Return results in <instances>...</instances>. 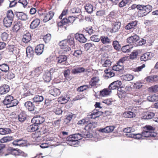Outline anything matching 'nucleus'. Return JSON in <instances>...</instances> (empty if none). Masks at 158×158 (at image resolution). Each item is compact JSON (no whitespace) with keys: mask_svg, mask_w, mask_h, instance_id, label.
I'll use <instances>...</instances> for the list:
<instances>
[{"mask_svg":"<svg viewBox=\"0 0 158 158\" xmlns=\"http://www.w3.org/2000/svg\"><path fill=\"white\" fill-rule=\"evenodd\" d=\"M134 129H133L131 127H127L124 128L123 131L124 133H125L126 134H127V133H129L131 132H134Z\"/></svg>","mask_w":158,"mask_h":158,"instance_id":"obj_63","label":"nucleus"},{"mask_svg":"<svg viewBox=\"0 0 158 158\" xmlns=\"http://www.w3.org/2000/svg\"><path fill=\"white\" fill-rule=\"evenodd\" d=\"M112 45L114 48L117 51H119L121 48V46L118 41L115 40L113 42Z\"/></svg>","mask_w":158,"mask_h":158,"instance_id":"obj_38","label":"nucleus"},{"mask_svg":"<svg viewBox=\"0 0 158 158\" xmlns=\"http://www.w3.org/2000/svg\"><path fill=\"white\" fill-rule=\"evenodd\" d=\"M100 39L102 42L104 44H110L111 42L110 38L106 36L102 35L101 36Z\"/></svg>","mask_w":158,"mask_h":158,"instance_id":"obj_24","label":"nucleus"},{"mask_svg":"<svg viewBox=\"0 0 158 158\" xmlns=\"http://www.w3.org/2000/svg\"><path fill=\"white\" fill-rule=\"evenodd\" d=\"M31 36L29 32H27L23 36V42L27 43L31 40Z\"/></svg>","mask_w":158,"mask_h":158,"instance_id":"obj_32","label":"nucleus"},{"mask_svg":"<svg viewBox=\"0 0 158 158\" xmlns=\"http://www.w3.org/2000/svg\"><path fill=\"white\" fill-rule=\"evenodd\" d=\"M32 98L33 102L37 105L43 102L44 100V97L42 96L37 95H35Z\"/></svg>","mask_w":158,"mask_h":158,"instance_id":"obj_11","label":"nucleus"},{"mask_svg":"<svg viewBox=\"0 0 158 158\" xmlns=\"http://www.w3.org/2000/svg\"><path fill=\"white\" fill-rule=\"evenodd\" d=\"M51 38V35L50 34H48L44 36L43 39L46 43H47L50 41Z\"/></svg>","mask_w":158,"mask_h":158,"instance_id":"obj_58","label":"nucleus"},{"mask_svg":"<svg viewBox=\"0 0 158 158\" xmlns=\"http://www.w3.org/2000/svg\"><path fill=\"white\" fill-rule=\"evenodd\" d=\"M69 23L68 19L64 17L62 18V19L60 22L58 23V26H61L62 25H66Z\"/></svg>","mask_w":158,"mask_h":158,"instance_id":"obj_51","label":"nucleus"},{"mask_svg":"<svg viewBox=\"0 0 158 158\" xmlns=\"http://www.w3.org/2000/svg\"><path fill=\"white\" fill-rule=\"evenodd\" d=\"M18 103L19 102L16 99H14L13 98V100H12L10 103H9V104H8V106L7 108L12 107L16 106L18 104Z\"/></svg>","mask_w":158,"mask_h":158,"instance_id":"obj_56","label":"nucleus"},{"mask_svg":"<svg viewBox=\"0 0 158 158\" xmlns=\"http://www.w3.org/2000/svg\"><path fill=\"white\" fill-rule=\"evenodd\" d=\"M40 23V19H36L33 20L31 23L30 27L32 29H34L38 27Z\"/></svg>","mask_w":158,"mask_h":158,"instance_id":"obj_19","label":"nucleus"},{"mask_svg":"<svg viewBox=\"0 0 158 158\" xmlns=\"http://www.w3.org/2000/svg\"><path fill=\"white\" fill-rule=\"evenodd\" d=\"M142 135L146 138L153 137L156 136V134L154 132L145 131L142 132Z\"/></svg>","mask_w":158,"mask_h":158,"instance_id":"obj_16","label":"nucleus"},{"mask_svg":"<svg viewBox=\"0 0 158 158\" xmlns=\"http://www.w3.org/2000/svg\"><path fill=\"white\" fill-rule=\"evenodd\" d=\"M148 101L151 102H157L158 101V95L154 94L148 96L147 98Z\"/></svg>","mask_w":158,"mask_h":158,"instance_id":"obj_40","label":"nucleus"},{"mask_svg":"<svg viewBox=\"0 0 158 158\" xmlns=\"http://www.w3.org/2000/svg\"><path fill=\"white\" fill-rule=\"evenodd\" d=\"M26 115L24 113H20L18 116V120L21 123L24 122L26 120Z\"/></svg>","mask_w":158,"mask_h":158,"instance_id":"obj_37","label":"nucleus"},{"mask_svg":"<svg viewBox=\"0 0 158 158\" xmlns=\"http://www.w3.org/2000/svg\"><path fill=\"white\" fill-rule=\"evenodd\" d=\"M139 39V37L137 35H134L128 38L127 40V42L131 44L137 42Z\"/></svg>","mask_w":158,"mask_h":158,"instance_id":"obj_20","label":"nucleus"},{"mask_svg":"<svg viewBox=\"0 0 158 158\" xmlns=\"http://www.w3.org/2000/svg\"><path fill=\"white\" fill-rule=\"evenodd\" d=\"M5 144H0V156H6L8 155V154H4V149L5 148Z\"/></svg>","mask_w":158,"mask_h":158,"instance_id":"obj_57","label":"nucleus"},{"mask_svg":"<svg viewBox=\"0 0 158 158\" xmlns=\"http://www.w3.org/2000/svg\"><path fill=\"white\" fill-rule=\"evenodd\" d=\"M155 115V114L152 112H148L145 113L142 117V119L148 120L152 118Z\"/></svg>","mask_w":158,"mask_h":158,"instance_id":"obj_25","label":"nucleus"},{"mask_svg":"<svg viewBox=\"0 0 158 158\" xmlns=\"http://www.w3.org/2000/svg\"><path fill=\"white\" fill-rule=\"evenodd\" d=\"M134 77L133 75L130 74H127L125 75L124 77L125 80L127 81H130L133 79Z\"/></svg>","mask_w":158,"mask_h":158,"instance_id":"obj_62","label":"nucleus"},{"mask_svg":"<svg viewBox=\"0 0 158 158\" xmlns=\"http://www.w3.org/2000/svg\"><path fill=\"white\" fill-rule=\"evenodd\" d=\"M9 35L6 32H1L0 37L3 41H7L9 40Z\"/></svg>","mask_w":158,"mask_h":158,"instance_id":"obj_35","label":"nucleus"},{"mask_svg":"<svg viewBox=\"0 0 158 158\" xmlns=\"http://www.w3.org/2000/svg\"><path fill=\"white\" fill-rule=\"evenodd\" d=\"M44 121L45 118L43 117L37 115L32 119L31 122L34 125L39 126V125L42 124Z\"/></svg>","mask_w":158,"mask_h":158,"instance_id":"obj_3","label":"nucleus"},{"mask_svg":"<svg viewBox=\"0 0 158 158\" xmlns=\"http://www.w3.org/2000/svg\"><path fill=\"white\" fill-rule=\"evenodd\" d=\"M10 89V87L8 85L4 84L0 87V94H5L8 92Z\"/></svg>","mask_w":158,"mask_h":158,"instance_id":"obj_17","label":"nucleus"},{"mask_svg":"<svg viewBox=\"0 0 158 158\" xmlns=\"http://www.w3.org/2000/svg\"><path fill=\"white\" fill-rule=\"evenodd\" d=\"M123 116L125 118H132L135 116V114L131 111H127L123 114Z\"/></svg>","mask_w":158,"mask_h":158,"instance_id":"obj_39","label":"nucleus"},{"mask_svg":"<svg viewBox=\"0 0 158 158\" xmlns=\"http://www.w3.org/2000/svg\"><path fill=\"white\" fill-rule=\"evenodd\" d=\"M54 15V13L52 11H49L46 15L43 14L41 15V18H43V22L46 23L52 19Z\"/></svg>","mask_w":158,"mask_h":158,"instance_id":"obj_4","label":"nucleus"},{"mask_svg":"<svg viewBox=\"0 0 158 158\" xmlns=\"http://www.w3.org/2000/svg\"><path fill=\"white\" fill-rule=\"evenodd\" d=\"M26 141L22 139H17L13 142V144L15 146L20 147L24 146L26 145Z\"/></svg>","mask_w":158,"mask_h":158,"instance_id":"obj_10","label":"nucleus"},{"mask_svg":"<svg viewBox=\"0 0 158 158\" xmlns=\"http://www.w3.org/2000/svg\"><path fill=\"white\" fill-rule=\"evenodd\" d=\"M149 90L152 92L156 93L158 92V85L153 86L149 88Z\"/></svg>","mask_w":158,"mask_h":158,"instance_id":"obj_60","label":"nucleus"},{"mask_svg":"<svg viewBox=\"0 0 158 158\" xmlns=\"http://www.w3.org/2000/svg\"><path fill=\"white\" fill-rule=\"evenodd\" d=\"M79 136H77V139H70L69 140V141H68V142H66V143L70 145H73L77 143L78 140L81 139V137H82V134L79 133Z\"/></svg>","mask_w":158,"mask_h":158,"instance_id":"obj_22","label":"nucleus"},{"mask_svg":"<svg viewBox=\"0 0 158 158\" xmlns=\"http://www.w3.org/2000/svg\"><path fill=\"white\" fill-rule=\"evenodd\" d=\"M13 98L14 97L10 95L6 97L5 98L3 101V103L7 107L8 106V104H9V103H10L12 100H13Z\"/></svg>","mask_w":158,"mask_h":158,"instance_id":"obj_30","label":"nucleus"},{"mask_svg":"<svg viewBox=\"0 0 158 158\" xmlns=\"http://www.w3.org/2000/svg\"><path fill=\"white\" fill-rule=\"evenodd\" d=\"M44 45L43 44H40L37 45L35 49V52L37 55H40L43 52Z\"/></svg>","mask_w":158,"mask_h":158,"instance_id":"obj_13","label":"nucleus"},{"mask_svg":"<svg viewBox=\"0 0 158 158\" xmlns=\"http://www.w3.org/2000/svg\"><path fill=\"white\" fill-rule=\"evenodd\" d=\"M110 91L106 89H104L100 92V95L102 97H105L109 95Z\"/></svg>","mask_w":158,"mask_h":158,"instance_id":"obj_48","label":"nucleus"},{"mask_svg":"<svg viewBox=\"0 0 158 158\" xmlns=\"http://www.w3.org/2000/svg\"><path fill=\"white\" fill-rule=\"evenodd\" d=\"M11 132V130L9 128H0V134L5 135L10 133Z\"/></svg>","mask_w":158,"mask_h":158,"instance_id":"obj_36","label":"nucleus"},{"mask_svg":"<svg viewBox=\"0 0 158 158\" xmlns=\"http://www.w3.org/2000/svg\"><path fill=\"white\" fill-rule=\"evenodd\" d=\"M70 11L71 13L76 14L77 16H78L80 14L81 12V10L77 7L72 8Z\"/></svg>","mask_w":158,"mask_h":158,"instance_id":"obj_43","label":"nucleus"},{"mask_svg":"<svg viewBox=\"0 0 158 158\" xmlns=\"http://www.w3.org/2000/svg\"><path fill=\"white\" fill-rule=\"evenodd\" d=\"M99 81V79L98 77H94L92 78L90 81H89V85L93 86L96 85Z\"/></svg>","mask_w":158,"mask_h":158,"instance_id":"obj_42","label":"nucleus"},{"mask_svg":"<svg viewBox=\"0 0 158 158\" xmlns=\"http://www.w3.org/2000/svg\"><path fill=\"white\" fill-rule=\"evenodd\" d=\"M152 7L150 5H140L137 6L138 15L140 17L146 16L152 10Z\"/></svg>","mask_w":158,"mask_h":158,"instance_id":"obj_2","label":"nucleus"},{"mask_svg":"<svg viewBox=\"0 0 158 158\" xmlns=\"http://www.w3.org/2000/svg\"><path fill=\"white\" fill-rule=\"evenodd\" d=\"M73 114L72 113L66 115L64 118V122L66 124L70 122L72 119Z\"/></svg>","mask_w":158,"mask_h":158,"instance_id":"obj_44","label":"nucleus"},{"mask_svg":"<svg viewBox=\"0 0 158 158\" xmlns=\"http://www.w3.org/2000/svg\"><path fill=\"white\" fill-rule=\"evenodd\" d=\"M49 93L53 96L56 97L60 94V92L59 89L56 88H53L49 90Z\"/></svg>","mask_w":158,"mask_h":158,"instance_id":"obj_27","label":"nucleus"},{"mask_svg":"<svg viewBox=\"0 0 158 158\" xmlns=\"http://www.w3.org/2000/svg\"><path fill=\"white\" fill-rule=\"evenodd\" d=\"M12 140V136H6L1 139L0 141L1 143H4L11 141Z\"/></svg>","mask_w":158,"mask_h":158,"instance_id":"obj_50","label":"nucleus"},{"mask_svg":"<svg viewBox=\"0 0 158 158\" xmlns=\"http://www.w3.org/2000/svg\"><path fill=\"white\" fill-rule=\"evenodd\" d=\"M15 15L19 19L26 21L27 19V15L23 12L16 11Z\"/></svg>","mask_w":158,"mask_h":158,"instance_id":"obj_6","label":"nucleus"},{"mask_svg":"<svg viewBox=\"0 0 158 158\" xmlns=\"http://www.w3.org/2000/svg\"><path fill=\"white\" fill-rule=\"evenodd\" d=\"M35 103L30 101H27L24 104V106L29 111L34 112L36 107H35ZM34 113V112H33Z\"/></svg>","mask_w":158,"mask_h":158,"instance_id":"obj_9","label":"nucleus"},{"mask_svg":"<svg viewBox=\"0 0 158 158\" xmlns=\"http://www.w3.org/2000/svg\"><path fill=\"white\" fill-rule=\"evenodd\" d=\"M85 131H83V134H82V137L85 138H89V126L86 125L84 128Z\"/></svg>","mask_w":158,"mask_h":158,"instance_id":"obj_46","label":"nucleus"},{"mask_svg":"<svg viewBox=\"0 0 158 158\" xmlns=\"http://www.w3.org/2000/svg\"><path fill=\"white\" fill-rule=\"evenodd\" d=\"M14 16V14L11 10H8L6 18L13 20V18Z\"/></svg>","mask_w":158,"mask_h":158,"instance_id":"obj_55","label":"nucleus"},{"mask_svg":"<svg viewBox=\"0 0 158 158\" xmlns=\"http://www.w3.org/2000/svg\"><path fill=\"white\" fill-rule=\"evenodd\" d=\"M75 35V39L79 42L84 43L86 41L87 39L83 34L76 33Z\"/></svg>","mask_w":158,"mask_h":158,"instance_id":"obj_14","label":"nucleus"},{"mask_svg":"<svg viewBox=\"0 0 158 158\" xmlns=\"http://www.w3.org/2000/svg\"><path fill=\"white\" fill-rule=\"evenodd\" d=\"M85 71V69L83 67H77L73 69L72 70V73L73 74H76L82 72H83Z\"/></svg>","mask_w":158,"mask_h":158,"instance_id":"obj_34","label":"nucleus"},{"mask_svg":"<svg viewBox=\"0 0 158 158\" xmlns=\"http://www.w3.org/2000/svg\"><path fill=\"white\" fill-rule=\"evenodd\" d=\"M139 54L138 50H135L133 51L129 56V58L132 60H134L137 58Z\"/></svg>","mask_w":158,"mask_h":158,"instance_id":"obj_41","label":"nucleus"},{"mask_svg":"<svg viewBox=\"0 0 158 158\" xmlns=\"http://www.w3.org/2000/svg\"><path fill=\"white\" fill-rule=\"evenodd\" d=\"M145 67L144 64H143L141 66L134 68L133 69V71L135 72H139L141 71L142 69Z\"/></svg>","mask_w":158,"mask_h":158,"instance_id":"obj_61","label":"nucleus"},{"mask_svg":"<svg viewBox=\"0 0 158 158\" xmlns=\"http://www.w3.org/2000/svg\"><path fill=\"white\" fill-rule=\"evenodd\" d=\"M13 20L5 18L3 20V24L6 27H10L11 26Z\"/></svg>","mask_w":158,"mask_h":158,"instance_id":"obj_28","label":"nucleus"},{"mask_svg":"<svg viewBox=\"0 0 158 158\" xmlns=\"http://www.w3.org/2000/svg\"><path fill=\"white\" fill-rule=\"evenodd\" d=\"M67 59V57L66 56L61 55L57 57L56 60L58 64L65 65L66 64Z\"/></svg>","mask_w":158,"mask_h":158,"instance_id":"obj_7","label":"nucleus"},{"mask_svg":"<svg viewBox=\"0 0 158 158\" xmlns=\"http://www.w3.org/2000/svg\"><path fill=\"white\" fill-rule=\"evenodd\" d=\"M137 23V22L136 21H132L128 23L125 27V28L127 30L133 28L136 26Z\"/></svg>","mask_w":158,"mask_h":158,"instance_id":"obj_26","label":"nucleus"},{"mask_svg":"<svg viewBox=\"0 0 158 158\" xmlns=\"http://www.w3.org/2000/svg\"><path fill=\"white\" fill-rule=\"evenodd\" d=\"M78 136H79V133L75 134L73 135H70L66 138V142L69 140L71 139H77Z\"/></svg>","mask_w":158,"mask_h":158,"instance_id":"obj_54","label":"nucleus"},{"mask_svg":"<svg viewBox=\"0 0 158 158\" xmlns=\"http://www.w3.org/2000/svg\"><path fill=\"white\" fill-rule=\"evenodd\" d=\"M129 45H127L123 46L122 48V51L124 53H128L130 52L131 50V48L132 47H130Z\"/></svg>","mask_w":158,"mask_h":158,"instance_id":"obj_49","label":"nucleus"},{"mask_svg":"<svg viewBox=\"0 0 158 158\" xmlns=\"http://www.w3.org/2000/svg\"><path fill=\"white\" fill-rule=\"evenodd\" d=\"M82 54V51L81 50H77L74 51L73 55L77 57H79L81 56Z\"/></svg>","mask_w":158,"mask_h":158,"instance_id":"obj_59","label":"nucleus"},{"mask_svg":"<svg viewBox=\"0 0 158 158\" xmlns=\"http://www.w3.org/2000/svg\"><path fill=\"white\" fill-rule=\"evenodd\" d=\"M74 38L71 35H69L67 39L63 40L60 41L58 44L61 49L64 51L68 52L71 50V48L68 44L73 47L75 45V43L74 41Z\"/></svg>","mask_w":158,"mask_h":158,"instance_id":"obj_1","label":"nucleus"},{"mask_svg":"<svg viewBox=\"0 0 158 158\" xmlns=\"http://www.w3.org/2000/svg\"><path fill=\"white\" fill-rule=\"evenodd\" d=\"M22 26V22L21 21H16L14 23V25L13 28L14 32H17Z\"/></svg>","mask_w":158,"mask_h":158,"instance_id":"obj_23","label":"nucleus"},{"mask_svg":"<svg viewBox=\"0 0 158 158\" xmlns=\"http://www.w3.org/2000/svg\"><path fill=\"white\" fill-rule=\"evenodd\" d=\"M123 68V66L121 64H119L117 63V65H115L113 67L112 69L115 71H119L122 70Z\"/></svg>","mask_w":158,"mask_h":158,"instance_id":"obj_52","label":"nucleus"},{"mask_svg":"<svg viewBox=\"0 0 158 158\" xmlns=\"http://www.w3.org/2000/svg\"><path fill=\"white\" fill-rule=\"evenodd\" d=\"M154 56L153 54L151 52H147L143 54L140 57L142 61H146L151 59Z\"/></svg>","mask_w":158,"mask_h":158,"instance_id":"obj_5","label":"nucleus"},{"mask_svg":"<svg viewBox=\"0 0 158 158\" xmlns=\"http://www.w3.org/2000/svg\"><path fill=\"white\" fill-rule=\"evenodd\" d=\"M39 128V126H37L34 125L33 124L31 125L28 126L27 128V130L29 132H34L38 130Z\"/></svg>","mask_w":158,"mask_h":158,"instance_id":"obj_31","label":"nucleus"},{"mask_svg":"<svg viewBox=\"0 0 158 158\" xmlns=\"http://www.w3.org/2000/svg\"><path fill=\"white\" fill-rule=\"evenodd\" d=\"M34 52L33 48L30 46L26 48L27 56L30 58L34 55Z\"/></svg>","mask_w":158,"mask_h":158,"instance_id":"obj_33","label":"nucleus"},{"mask_svg":"<svg viewBox=\"0 0 158 158\" xmlns=\"http://www.w3.org/2000/svg\"><path fill=\"white\" fill-rule=\"evenodd\" d=\"M121 26V23L119 22H114L112 25V28L110 31L111 32H116L118 31L120 28Z\"/></svg>","mask_w":158,"mask_h":158,"instance_id":"obj_15","label":"nucleus"},{"mask_svg":"<svg viewBox=\"0 0 158 158\" xmlns=\"http://www.w3.org/2000/svg\"><path fill=\"white\" fill-rule=\"evenodd\" d=\"M103 113V112L99 111L98 109H94L89 115V118L95 119L101 116Z\"/></svg>","mask_w":158,"mask_h":158,"instance_id":"obj_8","label":"nucleus"},{"mask_svg":"<svg viewBox=\"0 0 158 158\" xmlns=\"http://www.w3.org/2000/svg\"><path fill=\"white\" fill-rule=\"evenodd\" d=\"M9 70V67L7 64L4 63L0 65V73L2 72L6 73Z\"/></svg>","mask_w":158,"mask_h":158,"instance_id":"obj_29","label":"nucleus"},{"mask_svg":"<svg viewBox=\"0 0 158 158\" xmlns=\"http://www.w3.org/2000/svg\"><path fill=\"white\" fill-rule=\"evenodd\" d=\"M142 83L139 81H137L133 84V88L135 89H139L142 87Z\"/></svg>","mask_w":158,"mask_h":158,"instance_id":"obj_53","label":"nucleus"},{"mask_svg":"<svg viewBox=\"0 0 158 158\" xmlns=\"http://www.w3.org/2000/svg\"><path fill=\"white\" fill-rule=\"evenodd\" d=\"M118 88V86L116 85L114 81L111 83L109 85L108 87L109 89L110 90L116 89L117 88Z\"/></svg>","mask_w":158,"mask_h":158,"instance_id":"obj_64","label":"nucleus"},{"mask_svg":"<svg viewBox=\"0 0 158 158\" xmlns=\"http://www.w3.org/2000/svg\"><path fill=\"white\" fill-rule=\"evenodd\" d=\"M77 124L80 125H85V126L86 125H88L89 124V119L87 118L85 119H83L82 120L79 121Z\"/></svg>","mask_w":158,"mask_h":158,"instance_id":"obj_45","label":"nucleus"},{"mask_svg":"<svg viewBox=\"0 0 158 158\" xmlns=\"http://www.w3.org/2000/svg\"><path fill=\"white\" fill-rule=\"evenodd\" d=\"M101 61L102 63L103 61V63L102 64V66L103 67H109L111 64V62L110 60L107 59L106 60H103V59H102Z\"/></svg>","mask_w":158,"mask_h":158,"instance_id":"obj_47","label":"nucleus"},{"mask_svg":"<svg viewBox=\"0 0 158 158\" xmlns=\"http://www.w3.org/2000/svg\"><path fill=\"white\" fill-rule=\"evenodd\" d=\"M42 70V68L41 67H37L33 71L31 72V76L33 77H38L41 73Z\"/></svg>","mask_w":158,"mask_h":158,"instance_id":"obj_18","label":"nucleus"},{"mask_svg":"<svg viewBox=\"0 0 158 158\" xmlns=\"http://www.w3.org/2000/svg\"><path fill=\"white\" fill-rule=\"evenodd\" d=\"M52 74L49 72H45L43 76V78L45 82H49L51 79Z\"/></svg>","mask_w":158,"mask_h":158,"instance_id":"obj_21","label":"nucleus"},{"mask_svg":"<svg viewBox=\"0 0 158 158\" xmlns=\"http://www.w3.org/2000/svg\"><path fill=\"white\" fill-rule=\"evenodd\" d=\"M12 154L15 155H18L26 157L27 156V154L24 152H22L20 150H19L18 149H15L13 148H12L11 149Z\"/></svg>","mask_w":158,"mask_h":158,"instance_id":"obj_12","label":"nucleus"}]
</instances>
